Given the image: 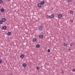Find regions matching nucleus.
I'll return each mask as SVG.
<instances>
[{
    "instance_id": "obj_25",
    "label": "nucleus",
    "mask_w": 75,
    "mask_h": 75,
    "mask_svg": "<svg viewBox=\"0 0 75 75\" xmlns=\"http://www.w3.org/2000/svg\"><path fill=\"white\" fill-rule=\"evenodd\" d=\"M70 46H72L73 45V44H71L70 45Z\"/></svg>"
},
{
    "instance_id": "obj_13",
    "label": "nucleus",
    "mask_w": 75,
    "mask_h": 75,
    "mask_svg": "<svg viewBox=\"0 0 75 75\" xmlns=\"http://www.w3.org/2000/svg\"><path fill=\"white\" fill-rule=\"evenodd\" d=\"M33 41L34 42H36L37 41V39L35 38L33 39Z\"/></svg>"
},
{
    "instance_id": "obj_27",
    "label": "nucleus",
    "mask_w": 75,
    "mask_h": 75,
    "mask_svg": "<svg viewBox=\"0 0 75 75\" xmlns=\"http://www.w3.org/2000/svg\"><path fill=\"white\" fill-rule=\"evenodd\" d=\"M69 51H70V50H71V49H69Z\"/></svg>"
},
{
    "instance_id": "obj_8",
    "label": "nucleus",
    "mask_w": 75,
    "mask_h": 75,
    "mask_svg": "<svg viewBox=\"0 0 75 75\" xmlns=\"http://www.w3.org/2000/svg\"><path fill=\"white\" fill-rule=\"evenodd\" d=\"M3 30H6L7 28V27L6 26H3L2 28Z\"/></svg>"
},
{
    "instance_id": "obj_6",
    "label": "nucleus",
    "mask_w": 75,
    "mask_h": 75,
    "mask_svg": "<svg viewBox=\"0 0 75 75\" xmlns=\"http://www.w3.org/2000/svg\"><path fill=\"white\" fill-rule=\"evenodd\" d=\"M43 36L42 35H40L39 36V38H43Z\"/></svg>"
},
{
    "instance_id": "obj_2",
    "label": "nucleus",
    "mask_w": 75,
    "mask_h": 75,
    "mask_svg": "<svg viewBox=\"0 0 75 75\" xmlns=\"http://www.w3.org/2000/svg\"><path fill=\"white\" fill-rule=\"evenodd\" d=\"M38 29L39 30L41 31V30H43V28L41 26H40L38 28Z\"/></svg>"
},
{
    "instance_id": "obj_14",
    "label": "nucleus",
    "mask_w": 75,
    "mask_h": 75,
    "mask_svg": "<svg viewBox=\"0 0 75 75\" xmlns=\"http://www.w3.org/2000/svg\"><path fill=\"white\" fill-rule=\"evenodd\" d=\"M40 45H39L38 44L36 45V47H37V48H39V47H40Z\"/></svg>"
},
{
    "instance_id": "obj_21",
    "label": "nucleus",
    "mask_w": 75,
    "mask_h": 75,
    "mask_svg": "<svg viewBox=\"0 0 75 75\" xmlns=\"http://www.w3.org/2000/svg\"><path fill=\"white\" fill-rule=\"evenodd\" d=\"M70 21L71 22V23H73V22H74V20L72 19H71L70 20Z\"/></svg>"
},
{
    "instance_id": "obj_17",
    "label": "nucleus",
    "mask_w": 75,
    "mask_h": 75,
    "mask_svg": "<svg viewBox=\"0 0 75 75\" xmlns=\"http://www.w3.org/2000/svg\"><path fill=\"white\" fill-rule=\"evenodd\" d=\"M36 69L37 70H39V69H40V67H36Z\"/></svg>"
},
{
    "instance_id": "obj_24",
    "label": "nucleus",
    "mask_w": 75,
    "mask_h": 75,
    "mask_svg": "<svg viewBox=\"0 0 75 75\" xmlns=\"http://www.w3.org/2000/svg\"><path fill=\"white\" fill-rule=\"evenodd\" d=\"M1 62H2V60H0V64H1Z\"/></svg>"
},
{
    "instance_id": "obj_29",
    "label": "nucleus",
    "mask_w": 75,
    "mask_h": 75,
    "mask_svg": "<svg viewBox=\"0 0 75 75\" xmlns=\"http://www.w3.org/2000/svg\"><path fill=\"white\" fill-rule=\"evenodd\" d=\"M10 75H12V74H10Z\"/></svg>"
},
{
    "instance_id": "obj_15",
    "label": "nucleus",
    "mask_w": 75,
    "mask_h": 75,
    "mask_svg": "<svg viewBox=\"0 0 75 75\" xmlns=\"http://www.w3.org/2000/svg\"><path fill=\"white\" fill-rule=\"evenodd\" d=\"M1 12H4V9L2 8L1 9Z\"/></svg>"
},
{
    "instance_id": "obj_3",
    "label": "nucleus",
    "mask_w": 75,
    "mask_h": 75,
    "mask_svg": "<svg viewBox=\"0 0 75 75\" xmlns=\"http://www.w3.org/2000/svg\"><path fill=\"white\" fill-rule=\"evenodd\" d=\"M62 17V15L61 14H59L58 16V18H61Z\"/></svg>"
},
{
    "instance_id": "obj_26",
    "label": "nucleus",
    "mask_w": 75,
    "mask_h": 75,
    "mask_svg": "<svg viewBox=\"0 0 75 75\" xmlns=\"http://www.w3.org/2000/svg\"><path fill=\"white\" fill-rule=\"evenodd\" d=\"M63 72H64V71H62L61 72V73H62V74Z\"/></svg>"
},
{
    "instance_id": "obj_22",
    "label": "nucleus",
    "mask_w": 75,
    "mask_h": 75,
    "mask_svg": "<svg viewBox=\"0 0 75 75\" xmlns=\"http://www.w3.org/2000/svg\"><path fill=\"white\" fill-rule=\"evenodd\" d=\"M47 51L48 52H51V50H50V49H48Z\"/></svg>"
},
{
    "instance_id": "obj_12",
    "label": "nucleus",
    "mask_w": 75,
    "mask_h": 75,
    "mask_svg": "<svg viewBox=\"0 0 75 75\" xmlns=\"http://www.w3.org/2000/svg\"><path fill=\"white\" fill-rule=\"evenodd\" d=\"M63 45L64 47H67V44L66 43H65Z\"/></svg>"
},
{
    "instance_id": "obj_10",
    "label": "nucleus",
    "mask_w": 75,
    "mask_h": 75,
    "mask_svg": "<svg viewBox=\"0 0 75 75\" xmlns=\"http://www.w3.org/2000/svg\"><path fill=\"white\" fill-rule=\"evenodd\" d=\"M8 35H10L11 34V32H8L7 33Z\"/></svg>"
},
{
    "instance_id": "obj_9",
    "label": "nucleus",
    "mask_w": 75,
    "mask_h": 75,
    "mask_svg": "<svg viewBox=\"0 0 75 75\" xmlns=\"http://www.w3.org/2000/svg\"><path fill=\"white\" fill-rule=\"evenodd\" d=\"M23 67H27V64H23Z\"/></svg>"
},
{
    "instance_id": "obj_19",
    "label": "nucleus",
    "mask_w": 75,
    "mask_h": 75,
    "mask_svg": "<svg viewBox=\"0 0 75 75\" xmlns=\"http://www.w3.org/2000/svg\"><path fill=\"white\" fill-rule=\"evenodd\" d=\"M3 3V0H0V4H1V3Z\"/></svg>"
},
{
    "instance_id": "obj_7",
    "label": "nucleus",
    "mask_w": 75,
    "mask_h": 75,
    "mask_svg": "<svg viewBox=\"0 0 75 75\" xmlns=\"http://www.w3.org/2000/svg\"><path fill=\"white\" fill-rule=\"evenodd\" d=\"M42 5L41 4H38V7H41Z\"/></svg>"
},
{
    "instance_id": "obj_20",
    "label": "nucleus",
    "mask_w": 75,
    "mask_h": 75,
    "mask_svg": "<svg viewBox=\"0 0 75 75\" xmlns=\"http://www.w3.org/2000/svg\"><path fill=\"white\" fill-rule=\"evenodd\" d=\"M3 21H0V24H3Z\"/></svg>"
},
{
    "instance_id": "obj_5",
    "label": "nucleus",
    "mask_w": 75,
    "mask_h": 75,
    "mask_svg": "<svg viewBox=\"0 0 75 75\" xmlns=\"http://www.w3.org/2000/svg\"><path fill=\"white\" fill-rule=\"evenodd\" d=\"M6 19L5 18H3L2 19V21L3 22L6 21Z\"/></svg>"
},
{
    "instance_id": "obj_23",
    "label": "nucleus",
    "mask_w": 75,
    "mask_h": 75,
    "mask_svg": "<svg viewBox=\"0 0 75 75\" xmlns=\"http://www.w3.org/2000/svg\"><path fill=\"white\" fill-rule=\"evenodd\" d=\"M72 71L73 72H75V69H72Z\"/></svg>"
},
{
    "instance_id": "obj_16",
    "label": "nucleus",
    "mask_w": 75,
    "mask_h": 75,
    "mask_svg": "<svg viewBox=\"0 0 75 75\" xmlns=\"http://www.w3.org/2000/svg\"><path fill=\"white\" fill-rule=\"evenodd\" d=\"M70 13L71 14H73V13L72 11H70Z\"/></svg>"
},
{
    "instance_id": "obj_1",
    "label": "nucleus",
    "mask_w": 75,
    "mask_h": 75,
    "mask_svg": "<svg viewBox=\"0 0 75 75\" xmlns=\"http://www.w3.org/2000/svg\"><path fill=\"white\" fill-rule=\"evenodd\" d=\"M54 14H53L51 15H50L49 17V18H50V19H51V18H54Z\"/></svg>"
},
{
    "instance_id": "obj_18",
    "label": "nucleus",
    "mask_w": 75,
    "mask_h": 75,
    "mask_svg": "<svg viewBox=\"0 0 75 75\" xmlns=\"http://www.w3.org/2000/svg\"><path fill=\"white\" fill-rule=\"evenodd\" d=\"M72 1V0H67V1H68V2H71Z\"/></svg>"
},
{
    "instance_id": "obj_4",
    "label": "nucleus",
    "mask_w": 75,
    "mask_h": 75,
    "mask_svg": "<svg viewBox=\"0 0 75 75\" xmlns=\"http://www.w3.org/2000/svg\"><path fill=\"white\" fill-rule=\"evenodd\" d=\"M24 57H25V56L24 54H21L20 56V58H24Z\"/></svg>"
},
{
    "instance_id": "obj_28",
    "label": "nucleus",
    "mask_w": 75,
    "mask_h": 75,
    "mask_svg": "<svg viewBox=\"0 0 75 75\" xmlns=\"http://www.w3.org/2000/svg\"><path fill=\"white\" fill-rule=\"evenodd\" d=\"M8 1H10V0H8Z\"/></svg>"
},
{
    "instance_id": "obj_11",
    "label": "nucleus",
    "mask_w": 75,
    "mask_h": 75,
    "mask_svg": "<svg viewBox=\"0 0 75 75\" xmlns=\"http://www.w3.org/2000/svg\"><path fill=\"white\" fill-rule=\"evenodd\" d=\"M44 3H45L44 1H42L41 2L40 4H41L43 5V4H44Z\"/></svg>"
}]
</instances>
